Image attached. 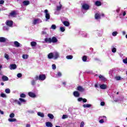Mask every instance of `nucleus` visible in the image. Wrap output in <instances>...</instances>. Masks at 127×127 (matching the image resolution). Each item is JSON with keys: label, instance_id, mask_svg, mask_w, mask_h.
Listing matches in <instances>:
<instances>
[{"label": "nucleus", "instance_id": "obj_1", "mask_svg": "<svg viewBox=\"0 0 127 127\" xmlns=\"http://www.w3.org/2000/svg\"><path fill=\"white\" fill-rule=\"evenodd\" d=\"M19 100L20 101H18V100H15V102H16L17 104H18L19 106H21V104H22V103H25V102H26V100L23 98H19Z\"/></svg>", "mask_w": 127, "mask_h": 127}, {"label": "nucleus", "instance_id": "obj_2", "mask_svg": "<svg viewBox=\"0 0 127 127\" xmlns=\"http://www.w3.org/2000/svg\"><path fill=\"white\" fill-rule=\"evenodd\" d=\"M53 56H54V59L55 60H56L57 59H58V58H59V57H60V55L59 54V53H58V52H54V53H53Z\"/></svg>", "mask_w": 127, "mask_h": 127}, {"label": "nucleus", "instance_id": "obj_3", "mask_svg": "<svg viewBox=\"0 0 127 127\" xmlns=\"http://www.w3.org/2000/svg\"><path fill=\"white\" fill-rule=\"evenodd\" d=\"M82 7L83 9H84L85 10H88V9H89L90 8V6L88 4L84 3L82 4Z\"/></svg>", "mask_w": 127, "mask_h": 127}, {"label": "nucleus", "instance_id": "obj_4", "mask_svg": "<svg viewBox=\"0 0 127 127\" xmlns=\"http://www.w3.org/2000/svg\"><path fill=\"white\" fill-rule=\"evenodd\" d=\"M45 17L46 20L50 19V14L48 13V10L46 9L45 10Z\"/></svg>", "mask_w": 127, "mask_h": 127}, {"label": "nucleus", "instance_id": "obj_5", "mask_svg": "<svg viewBox=\"0 0 127 127\" xmlns=\"http://www.w3.org/2000/svg\"><path fill=\"white\" fill-rule=\"evenodd\" d=\"M42 22L41 19L39 18L35 19L33 21V24H37V23H40Z\"/></svg>", "mask_w": 127, "mask_h": 127}, {"label": "nucleus", "instance_id": "obj_6", "mask_svg": "<svg viewBox=\"0 0 127 127\" xmlns=\"http://www.w3.org/2000/svg\"><path fill=\"white\" fill-rule=\"evenodd\" d=\"M6 25H8V26H10V27H11L12 26V24H13V22L11 20H7L5 22Z\"/></svg>", "mask_w": 127, "mask_h": 127}, {"label": "nucleus", "instance_id": "obj_7", "mask_svg": "<svg viewBox=\"0 0 127 127\" xmlns=\"http://www.w3.org/2000/svg\"><path fill=\"white\" fill-rule=\"evenodd\" d=\"M45 79H46V76H45V74H40L39 75V80L44 81Z\"/></svg>", "mask_w": 127, "mask_h": 127}, {"label": "nucleus", "instance_id": "obj_8", "mask_svg": "<svg viewBox=\"0 0 127 127\" xmlns=\"http://www.w3.org/2000/svg\"><path fill=\"white\" fill-rule=\"evenodd\" d=\"M17 68L16 64H11L10 65V70H15Z\"/></svg>", "mask_w": 127, "mask_h": 127}, {"label": "nucleus", "instance_id": "obj_9", "mask_svg": "<svg viewBox=\"0 0 127 127\" xmlns=\"http://www.w3.org/2000/svg\"><path fill=\"white\" fill-rule=\"evenodd\" d=\"M77 100L78 102H81L82 101L83 103H87V99L86 98L83 99V98L80 97L78 98Z\"/></svg>", "mask_w": 127, "mask_h": 127}, {"label": "nucleus", "instance_id": "obj_10", "mask_svg": "<svg viewBox=\"0 0 127 127\" xmlns=\"http://www.w3.org/2000/svg\"><path fill=\"white\" fill-rule=\"evenodd\" d=\"M52 42L53 43H57V42H58V39L55 37H53L52 38Z\"/></svg>", "mask_w": 127, "mask_h": 127}, {"label": "nucleus", "instance_id": "obj_11", "mask_svg": "<svg viewBox=\"0 0 127 127\" xmlns=\"http://www.w3.org/2000/svg\"><path fill=\"white\" fill-rule=\"evenodd\" d=\"M45 41L48 43H51L52 42V39L51 38H46L45 39Z\"/></svg>", "mask_w": 127, "mask_h": 127}, {"label": "nucleus", "instance_id": "obj_12", "mask_svg": "<svg viewBox=\"0 0 127 127\" xmlns=\"http://www.w3.org/2000/svg\"><path fill=\"white\" fill-rule=\"evenodd\" d=\"M28 95L29 97H31V98H36V95H35V94L33 93V92H29Z\"/></svg>", "mask_w": 127, "mask_h": 127}, {"label": "nucleus", "instance_id": "obj_13", "mask_svg": "<svg viewBox=\"0 0 127 127\" xmlns=\"http://www.w3.org/2000/svg\"><path fill=\"white\" fill-rule=\"evenodd\" d=\"M8 121L9 122V123H13L14 122H17V120L15 118H9L8 119Z\"/></svg>", "mask_w": 127, "mask_h": 127}, {"label": "nucleus", "instance_id": "obj_14", "mask_svg": "<svg viewBox=\"0 0 127 127\" xmlns=\"http://www.w3.org/2000/svg\"><path fill=\"white\" fill-rule=\"evenodd\" d=\"M48 58L49 59H54L53 53H50L48 55Z\"/></svg>", "mask_w": 127, "mask_h": 127}, {"label": "nucleus", "instance_id": "obj_15", "mask_svg": "<svg viewBox=\"0 0 127 127\" xmlns=\"http://www.w3.org/2000/svg\"><path fill=\"white\" fill-rule=\"evenodd\" d=\"M10 16L15 17V16H16V12H15V11H12L10 13Z\"/></svg>", "mask_w": 127, "mask_h": 127}, {"label": "nucleus", "instance_id": "obj_16", "mask_svg": "<svg viewBox=\"0 0 127 127\" xmlns=\"http://www.w3.org/2000/svg\"><path fill=\"white\" fill-rule=\"evenodd\" d=\"M46 126L47 127H53V125L52 124V123L51 122H46Z\"/></svg>", "mask_w": 127, "mask_h": 127}, {"label": "nucleus", "instance_id": "obj_17", "mask_svg": "<svg viewBox=\"0 0 127 127\" xmlns=\"http://www.w3.org/2000/svg\"><path fill=\"white\" fill-rule=\"evenodd\" d=\"M14 45L15 46V47H20V43H19L17 41H14Z\"/></svg>", "mask_w": 127, "mask_h": 127}, {"label": "nucleus", "instance_id": "obj_18", "mask_svg": "<svg viewBox=\"0 0 127 127\" xmlns=\"http://www.w3.org/2000/svg\"><path fill=\"white\" fill-rule=\"evenodd\" d=\"M7 39L4 37H0V42H5Z\"/></svg>", "mask_w": 127, "mask_h": 127}, {"label": "nucleus", "instance_id": "obj_19", "mask_svg": "<svg viewBox=\"0 0 127 127\" xmlns=\"http://www.w3.org/2000/svg\"><path fill=\"white\" fill-rule=\"evenodd\" d=\"M95 4L97 6H101V5H102V2H101V1H100L97 0V1H95Z\"/></svg>", "mask_w": 127, "mask_h": 127}, {"label": "nucleus", "instance_id": "obj_20", "mask_svg": "<svg viewBox=\"0 0 127 127\" xmlns=\"http://www.w3.org/2000/svg\"><path fill=\"white\" fill-rule=\"evenodd\" d=\"M63 23L65 26L68 27L69 25H70V23H69V22L67 21H64L63 22Z\"/></svg>", "mask_w": 127, "mask_h": 127}, {"label": "nucleus", "instance_id": "obj_21", "mask_svg": "<svg viewBox=\"0 0 127 127\" xmlns=\"http://www.w3.org/2000/svg\"><path fill=\"white\" fill-rule=\"evenodd\" d=\"M95 19H100L101 18V15L99 13H97L95 15Z\"/></svg>", "mask_w": 127, "mask_h": 127}, {"label": "nucleus", "instance_id": "obj_22", "mask_svg": "<svg viewBox=\"0 0 127 127\" xmlns=\"http://www.w3.org/2000/svg\"><path fill=\"white\" fill-rule=\"evenodd\" d=\"M77 90L80 92H84V91L85 90V89L83 88V87H82L81 86H78Z\"/></svg>", "mask_w": 127, "mask_h": 127}, {"label": "nucleus", "instance_id": "obj_23", "mask_svg": "<svg viewBox=\"0 0 127 127\" xmlns=\"http://www.w3.org/2000/svg\"><path fill=\"white\" fill-rule=\"evenodd\" d=\"M100 87L103 90H105V89H107V85L106 84L100 85Z\"/></svg>", "mask_w": 127, "mask_h": 127}, {"label": "nucleus", "instance_id": "obj_24", "mask_svg": "<svg viewBox=\"0 0 127 127\" xmlns=\"http://www.w3.org/2000/svg\"><path fill=\"white\" fill-rule=\"evenodd\" d=\"M37 115L39 117H41V118H44V114H43V113L38 112Z\"/></svg>", "mask_w": 127, "mask_h": 127}, {"label": "nucleus", "instance_id": "obj_25", "mask_svg": "<svg viewBox=\"0 0 127 127\" xmlns=\"http://www.w3.org/2000/svg\"><path fill=\"white\" fill-rule=\"evenodd\" d=\"M73 96H74V97H79L80 93H79L78 91H74L73 92Z\"/></svg>", "mask_w": 127, "mask_h": 127}, {"label": "nucleus", "instance_id": "obj_26", "mask_svg": "<svg viewBox=\"0 0 127 127\" xmlns=\"http://www.w3.org/2000/svg\"><path fill=\"white\" fill-rule=\"evenodd\" d=\"M2 79L3 81H8V77L5 75H3L2 76Z\"/></svg>", "mask_w": 127, "mask_h": 127}, {"label": "nucleus", "instance_id": "obj_27", "mask_svg": "<svg viewBox=\"0 0 127 127\" xmlns=\"http://www.w3.org/2000/svg\"><path fill=\"white\" fill-rule=\"evenodd\" d=\"M29 3L30 2H29V1L28 0H24L23 1V4H24V5H28Z\"/></svg>", "mask_w": 127, "mask_h": 127}, {"label": "nucleus", "instance_id": "obj_28", "mask_svg": "<svg viewBox=\"0 0 127 127\" xmlns=\"http://www.w3.org/2000/svg\"><path fill=\"white\" fill-rule=\"evenodd\" d=\"M83 108H91L92 107V105L91 104H84L83 105Z\"/></svg>", "mask_w": 127, "mask_h": 127}, {"label": "nucleus", "instance_id": "obj_29", "mask_svg": "<svg viewBox=\"0 0 127 127\" xmlns=\"http://www.w3.org/2000/svg\"><path fill=\"white\" fill-rule=\"evenodd\" d=\"M48 117H49L51 120H53L54 119V116L51 114H48Z\"/></svg>", "mask_w": 127, "mask_h": 127}, {"label": "nucleus", "instance_id": "obj_30", "mask_svg": "<svg viewBox=\"0 0 127 127\" xmlns=\"http://www.w3.org/2000/svg\"><path fill=\"white\" fill-rule=\"evenodd\" d=\"M61 8H62V5H61L60 2V5L57 6V10H61Z\"/></svg>", "mask_w": 127, "mask_h": 127}, {"label": "nucleus", "instance_id": "obj_31", "mask_svg": "<svg viewBox=\"0 0 127 127\" xmlns=\"http://www.w3.org/2000/svg\"><path fill=\"white\" fill-rule=\"evenodd\" d=\"M99 77L101 79V80H102V81H105V80H106V78H105V77H104V76L102 75H100L99 76Z\"/></svg>", "mask_w": 127, "mask_h": 127}, {"label": "nucleus", "instance_id": "obj_32", "mask_svg": "<svg viewBox=\"0 0 127 127\" xmlns=\"http://www.w3.org/2000/svg\"><path fill=\"white\" fill-rule=\"evenodd\" d=\"M4 58L6 59V60H9V56L7 55V54H4Z\"/></svg>", "mask_w": 127, "mask_h": 127}, {"label": "nucleus", "instance_id": "obj_33", "mask_svg": "<svg viewBox=\"0 0 127 127\" xmlns=\"http://www.w3.org/2000/svg\"><path fill=\"white\" fill-rule=\"evenodd\" d=\"M29 57L28 55H23L22 58L23 59H27Z\"/></svg>", "mask_w": 127, "mask_h": 127}, {"label": "nucleus", "instance_id": "obj_34", "mask_svg": "<svg viewBox=\"0 0 127 127\" xmlns=\"http://www.w3.org/2000/svg\"><path fill=\"white\" fill-rule=\"evenodd\" d=\"M15 116V115L14 114V113H11V114L9 115V118H10V119L13 118Z\"/></svg>", "mask_w": 127, "mask_h": 127}, {"label": "nucleus", "instance_id": "obj_35", "mask_svg": "<svg viewBox=\"0 0 127 127\" xmlns=\"http://www.w3.org/2000/svg\"><path fill=\"white\" fill-rule=\"evenodd\" d=\"M5 92L6 94H9L10 93V89L7 88L5 90Z\"/></svg>", "mask_w": 127, "mask_h": 127}, {"label": "nucleus", "instance_id": "obj_36", "mask_svg": "<svg viewBox=\"0 0 127 127\" xmlns=\"http://www.w3.org/2000/svg\"><path fill=\"white\" fill-rule=\"evenodd\" d=\"M112 52H113V53H116L117 52V48H113L112 49Z\"/></svg>", "mask_w": 127, "mask_h": 127}, {"label": "nucleus", "instance_id": "obj_37", "mask_svg": "<svg viewBox=\"0 0 127 127\" xmlns=\"http://www.w3.org/2000/svg\"><path fill=\"white\" fill-rule=\"evenodd\" d=\"M36 44H37V43L35 42H31V45L32 46H36Z\"/></svg>", "mask_w": 127, "mask_h": 127}, {"label": "nucleus", "instance_id": "obj_38", "mask_svg": "<svg viewBox=\"0 0 127 127\" xmlns=\"http://www.w3.org/2000/svg\"><path fill=\"white\" fill-rule=\"evenodd\" d=\"M66 59H73V56L69 55L66 57Z\"/></svg>", "mask_w": 127, "mask_h": 127}, {"label": "nucleus", "instance_id": "obj_39", "mask_svg": "<svg viewBox=\"0 0 127 127\" xmlns=\"http://www.w3.org/2000/svg\"><path fill=\"white\" fill-rule=\"evenodd\" d=\"M0 97H1L2 98H6V95L4 93H1Z\"/></svg>", "mask_w": 127, "mask_h": 127}, {"label": "nucleus", "instance_id": "obj_40", "mask_svg": "<svg viewBox=\"0 0 127 127\" xmlns=\"http://www.w3.org/2000/svg\"><path fill=\"white\" fill-rule=\"evenodd\" d=\"M60 30L62 32H64V31H65V28L64 27H61Z\"/></svg>", "mask_w": 127, "mask_h": 127}, {"label": "nucleus", "instance_id": "obj_41", "mask_svg": "<svg viewBox=\"0 0 127 127\" xmlns=\"http://www.w3.org/2000/svg\"><path fill=\"white\" fill-rule=\"evenodd\" d=\"M123 62L124 64H127V58L123 60Z\"/></svg>", "mask_w": 127, "mask_h": 127}, {"label": "nucleus", "instance_id": "obj_42", "mask_svg": "<svg viewBox=\"0 0 127 127\" xmlns=\"http://www.w3.org/2000/svg\"><path fill=\"white\" fill-rule=\"evenodd\" d=\"M68 118V116L66 115H63V117H62V119L63 120H64L65 119H67Z\"/></svg>", "mask_w": 127, "mask_h": 127}, {"label": "nucleus", "instance_id": "obj_43", "mask_svg": "<svg viewBox=\"0 0 127 127\" xmlns=\"http://www.w3.org/2000/svg\"><path fill=\"white\" fill-rule=\"evenodd\" d=\"M82 61H84V62H86V61H87V57H86L85 56H83L82 58Z\"/></svg>", "mask_w": 127, "mask_h": 127}, {"label": "nucleus", "instance_id": "obj_44", "mask_svg": "<svg viewBox=\"0 0 127 127\" xmlns=\"http://www.w3.org/2000/svg\"><path fill=\"white\" fill-rule=\"evenodd\" d=\"M117 34H118V32H117V31L113 32L112 33L113 36H117Z\"/></svg>", "mask_w": 127, "mask_h": 127}, {"label": "nucleus", "instance_id": "obj_45", "mask_svg": "<svg viewBox=\"0 0 127 127\" xmlns=\"http://www.w3.org/2000/svg\"><path fill=\"white\" fill-rule=\"evenodd\" d=\"M20 97L21 98H25V97H26V95H25V94L22 93L20 94Z\"/></svg>", "mask_w": 127, "mask_h": 127}, {"label": "nucleus", "instance_id": "obj_46", "mask_svg": "<svg viewBox=\"0 0 127 127\" xmlns=\"http://www.w3.org/2000/svg\"><path fill=\"white\" fill-rule=\"evenodd\" d=\"M84 126H85V123H84V122L82 121L80 123V127H84Z\"/></svg>", "mask_w": 127, "mask_h": 127}, {"label": "nucleus", "instance_id": "obj_47", "mask_svg": "<svg viewBox=\"0 0 127 127\" xmlns=\"http://www.w3.org/2000/svg\"><path fill=\"white\" fill-rule=\"evenodd\" d=\"M22 76V74L20 73H18L17 75V77H18V78H21Z\"/></svg>", "mask_w": 127, "mask_h": 127}, {"label": "nucleus", "instance_id": "obj_48", "mask_svg": "<svg viewBox=\"0 0 127 127\" xmlns=\"http://www.w3.org/2000/svg\"><path fill=\"white\" fill-rule=\"evenodd\" d=\"M115 79L117 81H120V80H121V76H116Z\"/></svg>", "mask_w": 127, "mask_h": 127}, {"label": "nucleus", "instance_id": "obj_49", "mask_svg": "<svg viewBox=\"0 0 127 127\" xmlns=\"http://www.w3.org/2000/svg\"><path fill=\"white\" fill-rule=\"evenodd\" d=\"M3 3H4V0H0V5L1 6V5L3 4Z\"/></svg>", "mask_w": 127, "mask_h": 127}, {"label": "nucleus", "instance_id": "obj_50", "mask_svg": "<svg viewBox=\"0 0 127 127\" xmlns=\"http://www.w3.org/2000/svg\"><path fill=\"white\" fill-rule=\"evenodd\" d=\"M52 29H56V25H52L51 26Z\"/></svg>", "mask_w": 127, "mask_h": 127}, {"label": "nucleus", "instance_id": "obj_51", "mask_svg": "<svg viewBox=\"0 0 127 127\" xmlns=\"http://www.w3.org/2000/svg\"><path fill=\"white\" fill-rule=\"evenodd\" d=\"M52 69H53V70H55V69H56V65L53 64L52 65Z\"/></svg>", "mask_w": 127, "mask_h": 127}, {"label": "nucleus", "instance_id": "obj_52", "mask_svg": "<svg viewBox=\"0 0 127 127\" xmlns=\"http://www.w3.org/2000/svg\"><path fill=\"white\" fill-rule=\"evenodd\" d=\"M105 103L104 102H101L100 103V105L102 106V107H104V106H105Z\"/></svg>", "mask_w": 127, "mask_h": 127}, {"label": "nucleus", "instance_id": "obj_53", "mask_svg": "<svg viewBox=\"0 0 127 127\" xmlns=\"http://www.w3.org/2000/svg\"><path fill=\"white\" fill-rule=\"evenodd\" d=\"M61 76H62V74L61 73V72H58L57 77H61Z\"/></svg>", "mask_w": 127, "mask_h": 127}, {"label": "nucleus", "instance_id": "obj_54", "mask_svg": "<svg viewBox=\"0 0 127 127\" xmlns=\"http://www.w3.org/2000/svg\"><path fill=\"white\" fill-rule=\"evenodd\" d=\"M99 123L100 124H104V123H105V121H104V120L102 119L99 121Z\"/></svg>", "mask_w": 127, "mask_h": 127}, {"label": "nucleus", "instance_id": "obj_55", "mask_svg": "<svg viewBox=\"0 0 127 127\" xmlns=\"http://www.w3.org/2000/svg\"><path fill=\"white\" fill-rule=\"evenodd\" d=\"M10 101L11 103H12V102H15V103H17V102H15V101H16V100H14L13 99H11Z\"/></svg>", "mask_w": 127, "mask_h": 127}, {"label": "nucleus", "instance_id": "obj_56", "mask_svg": "<svg viewBox=\"0 0 127 127\" xmlns=\"http://www.w3.org/2000/svg\"><path fill=\"white\" fill-rule=\"evenodd\" d=\"M35 80H39V76H36L35 77Z\"/></svg>", "mask_w": 127, "mask_h": 127}, {"label": "nucleus", "instance_id": "obj_57", "mask_svg": "<svg viewBox=\"0 0 127 127\" xmlns=\"http://www.w3.org/2000/svg\"><path fill=\"white\" fill-rule=\"evenodd\" d=\"M32 85H35V81L32 80Z\"/></svg>", "mask_w": 127, "mask_h": 127}, {"label": "nucleus", "instance_id": "obj_58", "mask_svg": "<svg viewBox=\"0 0 127 127\" xmlns=\"http://www.w3.org/2000/svg\"><path fill=\"white\" fill-rule=\"evenodd\" d=\"M3 29L4 30H8V28H7V27H4Z\"/></svg>", "mask_w": 127, "mask_h": 127}, {"label": "nucleus", "instance_id": "obj_59", "mask_svg": "<svg viewBox=\"0 0 127 127\" xmlns=\"http://www.w3.org/2000/svg\"><path fill=\"white\" fill-rule=\"evenodd\" d=\"M0 114H1V115H3V111H1V110H0Z\"/></svg>", "mask_w": 127, "mask_h": 127}, {"label": "nucleus", "instance_id": "obj_60", "mask_svg": "<svg viewBox=\"0 0 127 127\" xmlns=\"http://www.w3.org/2000/svg\"><path fill=\"white\" fill-rule=\"evenodd\" d=\"M126 14H127V13L126 12V11H124V12H123V16H126Z\"/></svg>", "mask_w": 127, "mask_h": 127}, {"label": "nucleus", "instance_id": "obj_61", "mask_svg": "<svg viewBox=\"0 0 127 127\" xmlns=\"http://www.w3.org/2000/svg\"><path fill=\"white\" fill-rule=\"evenodd\" d=\"M26 127H30V124H27Z\"/></svg>", "mask_w": 127, "mask_h": 127}, {"label": "nucleus", "instance_id": "obj_62", "mask_svg": "<svg viewBox=\"0 0 127 127\" xmlns=\"http://www.w3.org/2000/svg\"><path fill=\"white\" fill-rule=\"evenodd\" d=\"M95 88H98V84H95Z\"/></svg>", "mask_w": 127, "mask_h": 127}, {"label": "nucleus", "instance_id": "obj_63", "mask_svg": "<svg viewBox=\"0 0 127 127\" xmlns=\"http://www.w3.org/2000/svg\"><path fill=\"white\" fill-rule=\"evenodd\" d=\"M42 34H46V32H44V31H43L42 32Z\"/></svg>", "mask_w": 127, "mask_h": 127}, {"label": "nucleus", "instance_id": "obj_64", "mask_svg": "<svg viewBox=\"0 0 127 127\" xmlns=\"http://www.w3.org/2000/svg\"><path fill=\"white\" fill-rule=\"evenodd\" d=\"M116 11H117V12H119V11H120V9H117V10H116Z\"/></svg>", "mask_w": 127, "mask_h": 127}]
</instances>
